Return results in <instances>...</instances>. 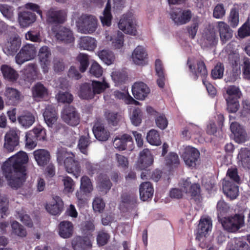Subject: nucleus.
Masks as SVG:
<instances>
[{
	"mask_svg": "<svg viewBox=\"0 0 250 250\" xmlns=\"http://www.w3.org/2000/svg\"><path fill=\"white\" fill-rule=\"evenodd\" d=\"M212 229V221L208 216H204L201 218L198 225V236L199 238L206 236L208 231Z\"/></svg>",
	"mask_w": 250,
	"mask_h": 250,
	"instance_id": "nucleus-22",
	"label": "nucleus"
},
{
	"mask_svg": "<svg viewBox=\"0 0 250 250\" xmlns=\"http://www.w3.org/2000/svg\"><path fill=\"white\" fill-rule=\"evenodd\" d=\"M32 93L34 98L40 100L47 97L48 91L42 83H38L33 87Z\"/></svg>",
	"mask_w": 250,
	"mask_h": 250,
	"instance_id": "nucleus-37",
	"label": "nucleus"
},
{
	"mask_svg": "<svg viewBox=\"0 0 250 250\" xmlns=\"http://www.w3.org/2000/svg\"><path fill=\"white\" fill-rule=\"evenodd\" d=\"M226 250H250L249 245L240 238H234L230 240Z\"/></svg>",
	"mask_w": 250,
	"mask_h": 250,
	"instance_id": "nucleus-31",
	"label": "nucleus"
},
{
	"mask_svg": "<svg viewBox=\"0 0 250 250\" xmlns=\"http://www.w3.org/2000/svg\"><path fill=\"white\" fill-rule=\"evenodd\" d=\"M5 96L9 104H16L20 101V94L18 90L13 88H6Z\"/></svg>",
	"mask_w": 250,
	"mask_h": 250,
	"instance_id": "nucleus-38",
	"label": "nucleus"
},
{
	"mask_svg": "<svg viewBox=\"0 0 250 250\" xmlns=\"http://www.w3.org/2000/svg\"><path fill=\"white\" fill-rule=\"evenodd\" d=\"M71 245L74 250H88L92 248L91 241L86 237H75L72 240Z\"/></svg>",
	"mask_w": 250,
	"mask_h": 250,
	"instance_id": "nucleus-20",
	"label": "nucleus"
},
{
	"mask_svg": "<svg viewBox=\"0 0 250 250\" xmlns=\"http://www.w3.org/2000/svg\"><path fill=\"white\" fill-rule=\"evenodd\" d=\"M199 156L198 150L189 146L185 147L182 154L185 164L189 167H194L196 166Z\"/></svg>",
	"mask_w": 250,
	"mask_h": 250,
	"instance_id": "nucleus-10",
	"label": "nucleus"
},
{
	"mask_svg": "<svg viewBox=\"0 0 250 250\" xmlns=\"http://www.w3.org/2000/svg\"><path fill=\"white\" fill-rule=\"evenodd\" d=\"M113 95L117 99L122 100L127 104L138 105L139 104V102L135 100L125 90L123 92L115 91Z\"/></svg>",
	"mask_w": 250,
	"mask_h": 250,
	"instance_id": "nucleus-41",
	"label": "nucleus"
},
{
	"mask_svg": "<svg viewBox=\"0 0 250 250\" xmlns=\"http://www.w3.org/2000/svg\"><path fill=\"white\" fill-rule=\"evenodd\" d=\"M93 92L94 94H100L107 88L109 87V84L106 82L104 79H103L102 82L93 81L92 82Z\"/></svg>",
	"mask_w": 250,
	"mask_h": 250,
	"instance_id": "nucleus-45",
	"label": "nucleus"
},
{
	"mask_svg": "<svg viewBox=\"0 0 250 250\" xmlns=\"http://www.w3.org/2000/svg\"><path fill=\"white\" fill-rule=\"evenodd\" d=\"M93 132L95 138L100 141H106L110 136L109 132L104 128L102 124L98 122L94 125Z\"/></svg>",
	"mask_w": 250,
	"mask_h": 250,
	"instance_id": "nucleus-30",
	"label": "nucleus"
},
{
	"mask_svg": "<svg viewBox=\"0 0 250 250\" xmlns=\"http://www.w3.org/2000/svg\"><path fill=\"white\" fill-rule=\"evenodd\" d=\"M36 53V47L34 45L26 44L22 47L20 52L16 55V62L17 64L21 65L25 62L34 59Z\"/></svg>",
	"mask_w": 250,
	"mask_h": 250,
	"instance_id": "nucleus-4",
	"label": "nucleus"
},
{
	"mask_svg": "<svg viewBox=\"0 0 250 250\" xmlns=\"http://www.w3.org/2000/svg\"><path fill=\"white\" fill-rule=\"evenodd\" d=\"M66 18V12L64 10L51 8L46 13V21L49 23H62L65 21Z\"/></svg>",
	"mask_w": 250,
	"mask_h": 250,
	"instance_id": "nucleus-15",
	"label": "nucleus"
},
{
	"mask_svg": "<svg viewBox=\"0 0 250 250\" xmlns=\"http://www.w3.org/2000/svg\"><path fill=\"white\" fill-rule=\"evenodd\" d=\"M166 165L169 168L176 167L179 164L178 155L175 153H170L166 158Z\"/></svg>",
	"mask_w": 250,
	"mask_h": 250,
	"instance_id": "nucleus-55",
	"label": "nucleus"
},
{
	"mask_svg": "<svg viewBox=\"0 0 250 250\" xmlns=\"http://www.w3.org/2000/svg\"><path fill=\"white\" fill-rule=\"evenodd\" d=\"M79 96L83 99H90L93 98L94 93L91 90L89 84L84 83L81 86Z\"/></svg>",
	"mask_w": 250,
	"mask_h": 250,
	"instance_id": "nucleus-48",
	"label": "nucleus"
},
{
	"mask_svg": "<svg viewBox=\"0 0 250 250\" xmlns=\"http://www.w3.org/2000/svg\"><path fill=\"white\" fill-rule=\"evenodd\" d=\"M217 28L219 33L220 40L223 43H226L232 37L233 31L225 22L218 21Z\"/></svg>",
	"mask_w": 250,
	"mask_h": 250,
	"instance_id": "nucleus-21",
	"label": "nucleus"
},
{
	"mask_svg": "<svg viewBox=\"0 0 250 250\" xmlns=\"http://www.w3.org/2000/svg\"><path fill=\"white\" fill-rule=\"evenodd\" d=\"M227 96L226 98L230 99H238L241 96V93L239 88L234 85L229 86L226 90Z\"/></svg>",
	"mask_w": 250,
	"mask_h": 250,
	"instance_id": "nucleus-58",
	"label": "nucleus"
},
{
	"mask_svg": "<svg viewBox=\"0 0 250 250\" xmlns=\"http://www.w3.org/2000/svg\"><path fill=\"white\" fill-rule=\"evenodd\" d=\"M146 140L151 145L159 146L161 144L160 134L155 129H151L147 133Z\"/></svg>",
	"mask_w": 250,
	"mask_h": 250,
	"instance_id": "nucleus-44",
	"label": "nucleus"
},
{
	"mask_svg": "<svg viewBox=\"0 0 250 250\" xmlns=\"http://www.w3.org/2000/svg\"><path fill=\"white\" fill-rule=\"evenodd\" d=\"M56 39L59 42L65 43H71L74 42L75 38L72 31L68 28L60 26L55 33Z\"/></svg>",
	"mask_w": 250,
	"mask_h": 250,
	"instance_id": "nucleus-17",
	"label": "nucleus"
},
{
	"mask_svg": "<svg viewBox=\"0 0 250 250\" xmlns=\"http://www.w3.org/2000/svg\"><path fill=\"white\" fill-rule=\"evenodd\" d=\"M63 192L65 194L72 193L75 190V183L73 180L68 176L62 177Z\"/></svg>",
	"mask_w": 250,
	"mask_h": 250,
	"instance_id": "nucleus-47",
	"label": "nucleus"
},
{
	"mask_svg": "<svg viewBox=\"0 0 250 250\" xmlns=\"http://www.w3.org/2000/svg\"><path fill=\"white\" fill-rule=\"evenodd\" d=\"M238 164L244 168L250 169V150L242 148L238 154Z\"/></svg>",
	"mask_w": 250,
	"mask_h": 250,
	"instance_id": "nucleus-32",
	"label": "nucleus"
},
{
	"mask_svg": "<svg viewBox=\"0 0 250 250\" xmlns=\"http://www.w3.org/2000/svg\"><path fill=\"white\" fill-rule=\"evenodd\" d=\"M180 186L184 188L185 193H190L192 197L198 196L200 193V187L197 184H191L189 179L182 180Z\"/></svg>",
	"mask_w": 250,
	"mask_h": 250,
	"instance_id": "nucleus-26",
	"label": "nucleus"
},
{
	"mask_svg": "<svg viewBox=\"0 0 250 250\" xmlns=\"http://www.w3.org/2000/svg\"><path fill=\"white\" fill-rule=\"evenodd\" d=\"M223 190L225 194L231 200L235 199L239 195L238 187L228 180H224Z\"/></svg>",
	"mask_w": 250,
	"mask_h": 250,
	"instance_id": "nucleus-23",
	"label": "nucleus"
},
{
	"mask_svg": "<svg viewBox=\"0 0 250 250\" xmlns=\"http://www.w3.org/2000/svg\"><path fill=\"white\" fill-rule=\"evenodd\" d=\"M13 7L7 4H0V11L3 16L10 21H13L14 19Z\"/></svg>",
	"mask_w": 250,
	"mask_h": 250,
	"instance_id": "nucleus-52",
	"label": "nucleus"
},
{
	"mask_svg": "<svg viewBox=\"0 0 250 250\" xmlns=\"http://www.w3.org/2000/svg\"><path fill=\"white\" fill-rule=\"evenodd\" d=\"M59 234L63 238H69L73 234L74 226L73 224L67 221L61 222L58 226Z\"/></svg>",
	"mask_w": 250,
	"mask_h": 250,
	"instance_id": "nucleus-25",
	"label": "nucleus"
},
{
	"mask_svg": "<svg viewBox=\"0 0 250 250\" xmlns=\"http://www.w3.org/2000/svg\"><path fill=\"white\" fill-rule=\"evenodd\" d=\"M229 21L230 25L232 27H236L238 26L239 21V13L238 10L236 8H233L231 9Z\"/></svg>",
	"mask_w": 250,
	"mask_h": 250,
	"instance_id": "nucleus-59",
	"label": "nucleus"
},
{
	"mask_svg": "<svg viewBox=\"0 0 250 250\" xmlns=\"http://www.w3.org/2000/svg\"><path fill=\"white\" fill-rule=\"evenodd\" d=\"M188 64L191 72L194 75L195 79L199 76L204 78L207 75V70L202 60L190 58L188 60Z\"/></svg>",
	"mask_w": 250,
	"mask_h": 250,
	"instance_id": "nucleus-8",
	"label": "nucleus"
},
{
	"mask_svg": "<svg viewBox=\"0 0 250 250\" xmlns=\"http://www.w3.org/2000/svg\"><path fill=\"white\" fill-rule=\"evenodd\" d=\"M132 141L131 137L126 134L119 136L114 138L113 145L119 150H124L126 147V143Z\"/></svg>",
	"mask_w": 250,
	"mask_h": 250,
	"instance_id": "nucleus-33",
	"label": "nucleus"
},
{
	"mask_svg": "<svg viewBox=\"0 0 250 250\" xmlns=\"http://www.w3.org/2000/svg\"><path fill=\"white\" fill-rule=\"evenodd\" d=\"M100 59L107 65H110L115 60V56L111 51L103 50L98 52Z\"/></svg>",
	"mask_w": 250,
	"mask_h": 250,
	"instance_id": "nucleus-46",
	"label": "nucleus"
},
{
	"mask_svg": "<svg viewBox=\"0 0 250 250\" xmlns=\"http://www.w3.org/2000/svg\"><path fill=\"white\" fill-rule=\"evenodd\" d=\"M33 155L38 165L40 166L46 165L50 159L49 152L44 149L35 150L33 152Z\"/></svg>",
	"mask_w": 250,
	"mask_h": 250,
	"instance_id": "nucleus-29",
	"label": "nucleus"
},
{
	"mask_svg": "<svg viewBox=\"0 0 250 250\" xmlns=\"http://www.w3.org/2000/svg\"><path fill=\"white\" fill-rule=\"evenodd\" d=\"M224 71V65L218 63L211 71V76L214 79L222 78Z\"/></svg>",
	"mask_w": 250,
	"mask_h": 250,
	"instance_id": "nucleus-63",
	"label": "nucleus"
},
{
	"mask_svg": "<svg viewBox=\"0 0 250 250\" xmlns=\"http://www.w3.org/2000/svg\"><path fill=\"white\" fill-rule=\"evenodd\" d=\"M130 120L132 124L138 126L142 122V113L141 110L137 108L133 110L132 114L130 116Z\"/></svg>",
	"mask_w": 250,
	"mask_h": 250,
	"instance_id": "nucleus-62",
	"label": "nucleus"
},
{
	"mask_svg": "<svg viewBox=\"0 0 250 250\" xmlns=\"http://www.w3.org/2000/svg\"><path fill=\"white\" fill-rule=\"evenodd\" d=\"M20 131L12 128L5 135L4 147L9 152L13 151L19 145Z\"/></svg>",
	"mask_w": 250,
	"mask_h": 250,
	"instance_id": "nucleus-11",
	"label": "nucleus"
},
{
	"mask_svg": "<svg viewBox=\"0 0 250 250\" xmlns=\"http://www.w3.org/2000/svg\"><path fill=\"white\" fill-rule=\"evenodd\" d=\"M57 161L60 165H63L66 172L78 178L81 172V167L79 162L74 159V155L67 151L64 148L58 149Z\"/></svg>",
	"mask_w": 250,
	"mask_h": 250,
	"instance_id": "nucleus-2",
	"label": "nucleus"
},
{
	"mask_svg": "<svg viewBox=\"0 0 250 250\" xmlns=\"http://www.w3.org/2000/svg\"><path fill=\"white\" fill-rule=\"evenodd\" d=\"M237 99L226 98L227 104V110L229 112L235 113L238 110L239 104Z\"/></svg>",
	"mask_w": 250,
	"mask_h": 250,
	"instance_id": "nucleus-60",
	"label": "nucleus"
},
{
	"mask_svg": "<svg viewBox=\"0 0 250 250\" xmlns=\"http://www.w3.org/2000/svg\"><path fill=\"white\" fill-rule=\"evenodd\" d=\"M150 89L143 82L135 83L132 86V92L134 97L139 100H144L149 94Z\"/></svg>",
	"mask_w": 250,
	"mask_h": 250,
	"instance_id": "nucleus-18",
	"label": "nucleus"
},
{
	"mask_svg": "<svg viewBox=\"0 0 250 250\" xmlns=\"http://www.w3.org/2000/svg\"><path fill=\"white\" fill-rule=\"evenodd\" d=\"M131 58L133 63L136 65L146 64L148 54L146 48L142 45H138L133 51Z\"/></svg>",
	"mask_w": 250,
	"mask_h": 250,
	"instance_id": "nucleus-14",
	"label": "nucleus"
},
{
	"mask_svg": "<svg viewBox=\"0 0 250 250\" xmlns=\"http://www.w3.org/2000/svg\"><path fill=\"white\" fill-rule=\"evenodd\" d=\"M80 189L85 193H89L93 190V186L90 179L83 176L81 179Z\"/></svg>",
	"mask_w": 250,
	"mask_h": 250,
	"instance_id": "nucleus-51",
	"label": "nucleus"
},
{
	"mask_svg": "<svg viewBox=\"0 0 250 250\" xmlns=\"http://www.w3.org/2000/svg\"><path fill=\"white\" fill-rule=\"evenodd\" d=\"M111 5L110 0H108L105 9L103 12V15L100 17L101 21L104 26H109L111 24L112 18L110 12Z\"/></svg>",
	"mask_w": 250,
	"mask_h": 250,
	"instance_id": "nucleus-42",
	"label": "nucleus"
},
{
	"mask_svg": "<svg viewBox=\"0 0 250 250\" xmlns=\"http://www.w3.org/2000/svg\"><path fill=\"white\" fill-rule=\"evenodd\" d=\"M32 135L38 140L44 141L46 138L45 129L41 126L35 127L32 130L29 131Z\"/></svg>",
	"mask_w": 250,
	"mask_h": 250,
	"instance_id": "nucleus-50",
	"label": "nucleus"
},
{
	"mask_svg": "<svg viewBox=\"0 0 250 250\" xmlns=\"http://www.w3.org/2000/svg\"><path fill=\"white\" fill-rule=\"evenodd\" d=\"M23 73L29 80L36 79L38 74L36 65L33 63L29 64L24 69Z\"/></svg>",
	"mask_w": 250,
	"mask_h": 250,
	"instance_id": "nucleus-49",
	"label": "nucleus"
},
{
	"mask_svg": "<svg viewBox=\"0 0 250 250\" xmlns=\"http://www.w3.org/2000/svg\"><path fill=\"white\" fill-rule=\"evenodd\" d=\"M28 161L27 154L20 151L4 163L2 169L9 185L12 188L20 187L25 180V167Z\"/></svg>",
	"mask_w": 250,
	"mask_h": 250,
	"instance_id": "nucleus-1",
	"label": "nucleus"
},
{
	"mask_svg": "<svg viewBox=\"0 0 250 250\" xmlns=\"http://www.w3.org/2000/svg\"><path fill=\"white\" fill-rule=\"evenodd\" d=\"M119 28L125 33L135 36L137 34L136 21L131 16H124L120 20Z\"/></svg>",
	"mask_w": 250,
	"mask_h": 250,
	"instance_id": "nucleus-7",
	"label": "nucleus"
},
{
	"mask_svg": "<svg viewBox=\"0 0 250 250\" xmlns=\"http://www.w3.org/2000/svg\"><path fill=\"white\" fill-rule=\"evenodd\" d=\"M195 129L197 131L198 133H200V127L194 124H189L186 127H185L182 131V137L185 139H189L192 137L191 132Z\"/></svg>",
	"mask_w": 250,
	"mask_h": 250,
	"instance_id": "nucleus-56",
	"label": "nucleus"
},
{
	"mask_svg": "<svg viewBox=\"0 0 250 250\" xmlns=\"http://www.w3.org/2000/svg\"><path fill=\"white\" fill-rule=\"evenodd\" d=\"M36 15L30 11L21 12L18 15V21L21 27H27L36 21Z\"/></svg>",
	"mask_w": 250,
	"mask_h": 250,
	"instance_id": "nucleus-24",
	"label": "nucleus"
},
{
	"mask_svg": "<svg viewBox=\"0 0 250 250\" xmlns=\"http://www.w3.org/2000/svg\"><path fill=\"white\" fill-rule=\"evenodd\" d=\"M79 45L81 49L93 51L97 46V41L94 38L90 37H83L79 40Z\"/></svg>",
	"mask_w": 250,
	"mask_h": 250,
	"instance_id": "nucleus-34",
	"label": "nucleus"
},
{
	"mask_svg": "<svg viewBox=\"0 0 250 250\" xmlns=\"http://www.w3.org/2000/svg\"><path fill=\"white\" fill-rule=\"evenodd\" d=\"M223 227L230 232L237 231L244 224V216L236 214L233 216L224 217L221 220Z\"/></svg>",
	"mask_w": 250,
	"mask_h": 250,
	"instance_id": "nucleus-5",
	"label": "nucleus"
},
{
	"mask_svg": "<svg viewBox=\"0 0 250 250\" xmlns=\"http://www.w3.org/2000/svg\"><path fill=\"white\" fill-rule=\"evenodd\" d=\"M12 233L19 237H25L26 231L22 226L17 221H13L11 224Z\"/></svg>",
	"mask_w": 250,
	"mask_h": 250,
	"instance_id": "nucleus-54",
	"label": "nucleus"
},
{
	"mask_svg": "<svg viewBox=\"0 0 250 250\" xmlns=\"http://www.w3.org/2000/svg\"><path fill=\"white\" fill-rule=\"evenodd\" d=\"M98 187L102 191L106 192L110 189L112 184L106 174H101L98 177Z\"/></svg>",
	"mask_w": 250,
	"mask_h": 250,
	"instance_id": "nucleus-39",
	"label": "nucleus"
},
{
	"mask_svg": "<svg viewBox=\"0 0 250 250\" xmlns=\"http://www.w3.org/2000/svg\"><path fill=\"white\" fill-rule=\"evenodd\" d=\"M19 124L25 128H29L35 122V118L31 113L28 112L19 116L18 118Z\"/></svg>",
	"mask_w": 250,
	"mask_h": 250,
	"instance_id": "nucleus-40",
	"label": "nucleus"
},
{
	"mask_svg": "<svg viewBox=\"0 0 250 250\" xmlns=\"http://www.w3.org/2000/svg\"><path fill=\"white\" fill-rule=\"evenodd\" d=\"M0 70L4 78L8 81L14 82L16 81L19 77L18 72L9 65H2Z\"/></svg>",
	"mask_w": 250,
	"mask_h": 250,
	"instance_id": "nucleus-36",
	"label": "nucleus"
},
{
	"mask_svg": "<svg viewBox=\"0 0 250 250\" xmlns=\"http://www.w3.org/2000/svg\"><path fill=\"white\" fill-rule=\"evenodd\" d=\"M104 116L108 124L113 126L117 125L122 119V116L120 114L109 111L105 112Z\"/></svg>",
	"mask_w": 250,
	"mask_h": 250,
	"instance_id": "nucleus-43",
	"label": "nucleus"
},
{
	"mask_svg": "<svg viewBox=\"0 0 250 250\" xmlns=\"http://www.w3.org/2000/svg\"><path fill=\"white\" fill-rule=\"evenodd\" d=\"M44 120L49 127H52L57 120V114L55 108L51 105L46 107L43 114Z\"/></svg>",
	"mask_w": 250,
	"mask_h": 250,
	"instance_id": "nucleus-28",
	"label": "nucleus"
},
{
	"mask_svg": "<svg viewBox=\"0 0 250 250\" xmlns=\"http://www.w3.org/2000/svg\"><path fill=\"white\" fill-rule=\"evenodd\" d=\"M110 239V235L104 231H99L97 236V242L99 246L106 245Z\"/></svg>",
	"mask_w": 250,
	"mask_h": 250,
	"instance_id": "nucleus-64",
	"label": "nucleus"
},
{
	"mask_svg": "<svg viewBox=\"0 0 250 250\" xmlns=\"http://www.w3.org/2000/svg\"><path fill=\"white\" fill-rule=\"evenodd\" d=\"M76 24L79 31L81 33L91 34L97 29L98 21L94 15L83 14L76 21Z\"/></svg>",
	"mask_w": 250,
	"mask_h": 250,
	"instance_id": "nucleus-3",
	"label": "nucleus"
},
{
	"mask_svg": "<svg viewBox=\"0 0 250 250\" xmlns=\"http://www.w3.org/2000/svg\"><path fill=\"white\" fill-rule=\"evenodd\" d=\"M63 202L62 198L59 196H55L46 204L45 209L50 214L58 215L60 214L63 210Z\"/></svg>",
	"mask_w": 250,
	"mask_h": 250,
	"instance_id": "nucleus-13",
	"label": "nucleus"
},
{
	"mask_svg": "<svg viewBox=\"0 0 250 250\" xmlns=\"http://www.w3.org/2000/svg\"><path fill=\"white\" fill-rule=\"evenodd\" d=\"M90 144L89 135L82 136L80 137L78 143V147L81 152L84 154H87V147Z\"/></svg>",
	"mask_w": 250,
	"mask_h": 250,
	"instance_id": "nucleus-57",
	"label": "nucleus"
},
{
	"mask_svg": "<svg viewBox=\"0 0 250 250\" xmlns=\"http://www.w3.org/2000/svg\"><path fill=\"white\" fill-rule=\"evenodd\" d=\"M77 61L80 63V71L84 72L87 69L89 65V57L87 54H79L77 57Z\"/></svg>",
	"mask_w": 250,
	"mask_h": 250,
	"instance_id": "nucleus-53",
	"label": "nucleus"
},
{
	"mask_svg": "<svg viewBox=\"0 0 250 250\" xmlns=\"http://www.w3.org/2000/svg\"><path fill=\"white\" fill-rule=\"evenodd\" d=\"M104 36L106 41H112V46L114 48L120 49L123 46L124 35L122 32L118 31L116 36L113 38L107 31H105Z\"/></svg>",
	"mask_w": 250,
	"mask_h": 250,
	"instance_id": "nucleus-35",
	"label": "nucleus"
},
{
	"mask_svg": "<svg viewBox=\"0 0 250 250\" xmlns=\"http://www.w3.org/2000/svg\"><path fill=\"white\" fill-rule=\"evenodd\" d=\"M153 163V155L148 149L146 148L140 152L137 167L141 170L144 169L150 166Z\"/></svg>",
	"mask_w": 250,
	"mask_h": 250,
	"instance_id": "nucleus-16",
	"label": "nucleus"
},
{
	"mask_svg": "<svg viewBox=\"0 0 250 250\" xmlns=\"http://www.w3.org/2000/svg\"><path fill=\"white\" fill-rule=\"evenodd\" d=\"M170 18L177 25H182L188 22L191 18V13L189 10L175 9L170 13Z\"/></svg>",
	"mask_w": 250,
	"mask_h": 250,
	"instance_id": "nucleus-12",
	"label": "nucleus"
},
{
	"mask_svg": "<svg viewBox=\"0 0 250 250\" xmlns=\"http://www.w3.org/2000/svg\"><path fill=\"white\" fill-rule=\"evenodd\" d=\"M51 55L49 48L46 46L42 47L39 51L38 56L39 61L44 73L48 72L49 66L50 65L49 58Z\"/></svg>",
	"mask_w": 250,
	"mask_h": 250,
	"instance_id": "nucleus-19",
	"label": "nucleus"
},
{
	"mask_svg": "<svg viewBox=\"0 0 250 250\" xmlns=\"http://www.w3.org/2000/svg\"><path fill=\"white\" fill-rule=\"evenodd\" d=\"M139 192L140 199L142 201H146L151 199L154 193L151 184L149 182L142 183L140 185Z\"/></svg>",
	"mask_w": 250,
	"mask_h": 250,
	"instance_id": "nucleus-27",
	"label": "nucleus"
},
{
	"mask_svg": "<svg viewBox=\"0 0 250 250\" xmlns=\"http://www.w3.org/2000/svg\"><path fill=\"white\" fill-rule=\"evenodd\" d=\"M21 41L20 36L13 34L9 36L2 44L4 52L7 55L13 56L21 46Z\"/></svg>",
	"mask_w": 250,
	"mask_h": 250,
	"instance_id": "nucleus-6",
	"label": "nucleus"
},
{
	"mask_svg": "<svg viewBox=\"0 0 250 250\" xmlns=\"http://www.w3.org/2000/svg\"><path fill=\"white\" fill-rule=\"evenodd\" d=\"M62 118L65 123L71 126L78 125L80 121L79 115L76 109L69 105L65 106L62 110Z\"/></svg>",
	"mask_w": 250,
	"mask_h": 250,
	"instance_id": "nucleus-9",
	"label": "nucleus"
},
{
	"mask_svg": "<svg viewBox=\"0 0 250 250\" xmlns=\"http://www.w3.org/2000/svg\"><path fill=\"white\" fill-rule=\"evenodd\" d=\"M111 76L115 85H119L125 82L126 80V75L119 71H115L111 73Z\"/></svg>",
	"mask_w": 250,
	"mask_h": 250,
	"instance_id": "nucleus-61",
	"label": "nucleus"
}]
</instances>
